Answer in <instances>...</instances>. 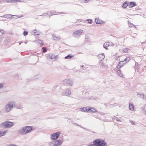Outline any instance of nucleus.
<instances>
[{
  "mask_svg": "<svg viewBox=\"0 0 146 146\" xmlns=\"http://www.w3.org/2000/svg\"><path fill=\"white\" fill-rule=\"evenodd\" d=\"M4 31L3 30H0V36L3 35L4 34Z\"/></svg>",
  "mask_w": 146,
  "mask_h": 146,
  "instance_id": "4be33fe9",
  "label": "nucleus"
},
{
  "mask_svg": "<svg viewBox=\"0 0 146 146\" xmlns=\"http://www.w3.org/2000/svg\"><path fill=\"white\" fill-rule=\"evenodd\" d=\"M130 58L129 57L126 58H125L124 60L121 59V60H120V62H119V64H120L121 62H127L129 61L130 60Z\"/></svg>",
  "mask_w": 146,
  "mask_h": 146,
  "instance_id": "f8f14e48",
  "label": "nucleus"
},
{
  "mask_svg": "<svg viewBox=\"0 0 146 146\" xmlns=\"http://www.w3.org/2000/svg\"><path fill=\"white\" fill-rule=\"evenodd\" d=\"M123 51L124 52L127 53V52L128 51V48H125L123 49Z\"/></svg>",
  "mask_w": 146,
  "mask_h": 146,
  "instance_id": "5701e85b",
  "label": "nucleus"
},
{
  "mask_svg": "<svg viewBox=\"0 0 146 146\" xmlns=\"http://www.w3.org/2000/svg\"><path fill=\"white\" fill-rule=\"evenodd\" d=\"M117 73L120 77H123V76L121 72V70H118L117 71Z\"/></svg>",
  "mask_w": 146,
  "mask_h": 146,
  "instance_id": "ddd939ff",
  "label": "nucleus"
},
{
  "mask_svg": "<svg viewBox=\"0 0 146 146\" xmlns=\"http://www.w3.org/2000/svg\"><path fill=\"white\" fill-rule=\"evenodd\" d=\"M130 122H131V123L132 124V125H134L135 124V123H134V122L133 121H130Z\"/></svg>",
  "mask_w": 146,
  "mask_h": 146,
  "instance_id": "c756f323",
  "label": "nucleus"
},
{
  "mask_svg": "<svg viewBox=\"0 0 146 146\" xmlns=\"http://www.w3.org/2000/svg\"><path fill=\"white\" fill-rule=\"evenodd\" d=\"M120 64L121 63L119 64V63H118V65L117 66V68L119 69L121 68L122 66L123 65V64L122 65H120Z\"/></svg>",
  "mask_w": 146,
  "mask_h": 146,
  "instance_id": "b1692460",
  "label": "nucleus"
},
{
  "mask_svg": "<svg viewBox=\"0 0 146 146\" xmlns=\"http://www.w3.org/2000/svg\"><path fill=\"white\" fill-rule=\"evenodd\" d=\"M80 110L82 112H89V107H84L80 109Z\"/></svg>",
  "mask_w": 146,
  "mask_h": 146,
  "instance_id": "6e6552de",
  "label": "nucleus"
},
{
  "mask_svg": "<svg viewBox=\"0 0 146 146\" xmlns=\"http://www.w3.org/2000/svg\"><path fill=\"white\" fill-rule=\"evenodd\" d=\"M106 143L102 139H98L93 141V144L95 146H105Z\"/></svg>",
  "mask_w": 146,
  "mask_h": 146,
  "instance_id": "f257e3e1",
  "label": "nucleus"
},
{
  "mask_svg": "<svg viewBox=\"0 0 146 146\" xmlns=\"http://www.w3.org/2000/svg\"><path fill=\"white\" fill-rule=\"evenodd\" d=\"M32 130L31 126H26L23 127L19 131V133L21 134H25L31 132Z\"/></svg>",
  "mask_w": 146,
  "mask_h": 146,
  "instance_id": "f03ea898",
  "label": "nucleus"
},
{
  "mask_svg": "<svg viewBox=\"0 0 146 146\" xmlns=\"http://www.w3.org/2000/svg\"><path fill=\"white\" fill-rule=\"evenodd\" d=\"M88 23H90V24H91L92 23V21L91 20H89Z\"/></svg>",
  "mask_w": 146,
  "mask_h": 146,
  "instance_id": "bb28decb",
  "label": "nucleus"
},
{
  "mask_svg": "<svg viewBox=\"0 0 146 146\" xmlns=\"http://www.w3.org/2000/svg\"><path fill=\"white\" fill-rule=\"evenodd\" d=\"M83 33L82 30H80L75 31L73 33V35H80Z\"/></svg>",
  "mask_w": 146,
  "mask_h": 146,
  "instance_id": "1a4fd4ad",
  "label": "nucleus"
},
{
  "mask_svg": "<svg viewBox=\"0 0 146 146\" xmlns=\"http://www.w3.org/2000/svg\"><path fill=\"white\" fill-rule=\"evenodd\" d=\"M51 143L52 146H58L61 145L62 142L60 140H58L53 141Z\"/></svg>",
  "mask_w": 146,
  "mask_h": 146,
  "instance_id": "423d86ee",
  "label": "nucleus"
},
{
  "mask_svg": "<svg viewBox=\"0 0 146 146\" xmlns=\"http://www.w3.org/2000/svg\"><path fill=\"white\" fill-rule=\"evenodd\" d=\"M98 57L100 60H102L104 58L105 56L103 54H99Z\"/></svg>",
  "mask_w": 146,
  "mask_h": 146,
  "instance_id": "9b49d317",
  "label": "nucleus"
},
{
  "mask_svg": "<svg viewBox=\"0 0 146 146\" xmlns=\"http://www.w3.org/2000/svg\"><path fill=\"white\" fill-rule=\"evenodd\" d=\"M28 34V32L26 31H24L23 33V35L25 36H26Z\"/></svg>",
  "mask_w": 146,
  "mask_h": 146,
  "instance_id": "a878e982",
  "label": "nucleus"
},
{
  "mask_svg": "<svg viewBox=\"0 0 146 146\" xmlns=\"http://www.w3.org/2000/svg\"><path fill=\"white\" fill-rule=\"evenodd\" d=\"M136 5L135 3L133 2H131L129 3V6L130 7H132Z\"/></svg>",
  "mask_w": 146,
  "mask_h": 146,
  "instance_id": "a211bd4d",
  "label": "nucleus"
},
{
  "mask_svg": "<svg viewBox=\"0 0 146 146\" xmlns=\"http://www.w3.org/2000/svg\"><path fill=\"white\" fill-rule=\"evenodd\" d=\"M63 84H66V85L71 86L72 83L69 79H66L64 80Z\"/></svg>",
  "mask_w": 146,
  "mask_h": 146,
  "instance_id": "0eeeda50",
  "label": "nucleus"
},
{
  "mask_svg": "<svg viewBox=\"0 0 146 146\" xmlns=\"http://www.w3.org/2000/svg\"><path fill=\"white\" fill-rule=\"evenodd\" d=\"M127 3H123V7L125 8L127 7Z\"/></svg>",
  "mask_w": 146,
  "mask_h": 146,
  "instance_id": "412c9836",
  "label": "nucleus"
},
{
  "mask_svg": "<svg viewBox=\"0 0 146 146\" xmlns=\"http://www.w3.org/2000/svg\"><path fill=\"white\" fill-rule=\"evenodd\" d=\"M60 134V132H57L51 134V138L52 140H56L58 138Z\"/></svg>",
  "mask_w": 146,
  "mask_h": 146,
  "instance_id": "39448f33",
  "label": "nucleus"
},
{
  "mask_svg": "<svg viewBox=\"0 0 146 146\" xmlns=\"http://www.w3.org/2000/svg\"><path fill=\"white\" fill-rule=\"evenodd\" d=\"M6 131H5L3 132H0V137L5 135Z\"/></svg>",
  "mask_w": 146,
  "mask_h": 146,
  "instance_id": "aec40b11",
  "label": "nucleus"
},
{
  "mask_svg": "<svg viewBox=\"0 0 146 146\" xmlns=\"http://www.w3.org/2000/svg\"><path fill=\"white\" fill-rule=\"evenodd\" d=\"M143 97H144V95H143Z\"/></svg>",
  "mask_w": 146,
  "mask_h": 146,
  "instance_id": "7c9ffc66",
  "label": "nucleus"
},
{
  "mask_svg": "<svg viewBox=\"0 0 146 146\" xmlns=\"http://www.w3.org/2000/svg\"><path fill=\"white\" fill-rule=\"evenodd\" d=\"M13 125V123L10 121H5L1 124V127L3 128H9Z\"/></svg>",
  "mask_w": 146,
  "mask_h": 146,
  "instance_id": "7ed1b4c3",
  "label": "nucleus"
},
{
  "mask_svg": "<svg viewBox=\"0 0 146 146\" xmlns=\"http://www.w3.org/2000/svg\"><path fill=\"white\" fill-rule=\"evenodd\" d=\"M7 146H16L15 145L12 144H10L9 145H8Z\"/></svg>",
  "mask_w": 146,
  "mask_h": 146,
  "instance_id": "cd10ccee",
  "label": "nucleus"
},
{
  "mask_svg": "<svg viewBox=\"0 0 146 146\" xmlns=\"http://www.w3.org/2000/svg\"><path fill=\"white\" fill-rule=\"evenodd\" d=\"M109 43L108 42H105L104 45V47L106 49H108L107 47L109 46Z\"/></svg>",
  "mask_w": 146,
  "mask_h": 146,
  "instance_id": "f3484780",
  "label": "nucleus"
},
{
  "mask_svg": "<svg viewBox=\"0 0 146 146\" xmlns=\"http://www.w3.org/2000/svg\"><path fill=\"white\" fill-rule=\"evenodd\" d=\"M3 87V84H0V88H1Z\"/></svg>",
  "mask_w": 146,
  "mask_h": 146,
  "instance_id": "c85d7f7f",
  "label": "nucleus"
},
{
  "mask_svg": "<svg viewBox=\"0 0 146 146\" xmlns=\"http://www.w3.org/2000/svg\"><path fill=\"white\" fill-rule=\"evenodd\" d=\"M141 110L143 113L146 114V106H145L141 108Z\"/></svg>",
  "mask_w": 146,
  "mask_h": 146,
  "instance_id": "dca6fc26",
  "label": "nucleus"
},
{
  "mask_svg": "<svg viewBox=\"0 0 146 146\" xmlns=\"http://www.w3.org/2000/svg\"><path fill=\"white\" fill-rule=\"evenodd\" d=\"M74 56V55L72 54H69L65 57V59H70L72 58Z\"/></svg>",
  "mask_w": 146,
  "mask_h": 146,
  "instance_id": "6ab92c4d",
  "label": "nucleus"
},
{
  "mask_svg": "<svg viewBox=\"0 0 146 146\" xmlns=\"http://www.w3.org/2000/svg\"><path fill=\"white\" fill-rule=\"evenodd\" d=\"M95 21L96 23L99 24H102L103 23V22L101 21L98 18H96L95 19Z\"/></svg>",
  "mask_w": 146,
  "mask_h": 146,
  "instance_id": "4468645a",
  "label": "nucleus"
},
{
  "mask_svg": "<svg viewBox=\"0 0 146 146\" xmlns=\"http://www.w3.org/2000/svg\"><path fill=\"white\" fill-rule=\"evenodd\" d=\"M42 49L43 50L42 52L43 53H44V52H46V49L45 47H42Z\"/></svg>",
  "mask_w": 146,
  "mask_h": 146,
  "instance_id": "393cba45",
  "label": "nucleus"
},
{
  "mask_svg": "<svg viewBox=\"0 0 146 146\" xmlns=\"http://www.w3.org/2000/svg\"><path fill=\"white\" fill-rule=\"evenodd\" d=\"M97 112V110L94 107H89V112Z\"/></svg>",
  "mask_w": 146,
  "mask_h": 146,
  "instance_id": "9d476101",
  "label": "nucleus"
},
{
  "mask_svg": "<svg viewBox=\"0 0 146 146\" xmlns=\"http://www.w3.org/2000/svg\"><path fill=\"white\" fill-rule=\"evenodd\" d=\"M13 107V104L11 102H9L5 106V110L7 112L9 111Z\"/></svg>",
  "mask_w": 146,
  "mask_h": 146,
  "instance_id": "20e7f679",
  "label": "nucleus"
},
{
  "mask_svg": "<svg viewBox=\"0 0 146 146\" xmlns=\"http://www.w3.org/2000/svg\"><path fill=\"white\" fill-rule=\"evenodd\" d=\"M129 109L131 111H133L134 110V108L133 106V104H130L129 105Z\"/></svg>",
  "mask_w": 146,
  "mask_h": 146,
  "instance_id": "2eb2a0df",
  "label": "nucleus"
}]
</instances>
